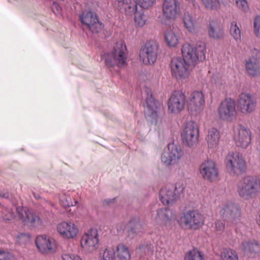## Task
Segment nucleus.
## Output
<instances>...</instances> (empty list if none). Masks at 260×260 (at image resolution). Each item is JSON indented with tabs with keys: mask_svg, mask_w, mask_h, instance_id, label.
<instances>
[{
	"mask_svg": "<svg viewBox=\"0 0 260 260\" xmlns=\"http://www.w3.org/2000/svg\"><path fill=\"white\" fill-rule=\"evenodd\" d=\"M184 260H205L204 254L198 248L193 247L185 252Z\"/></svg>",
	"mask_w": 260,
	"mask_h": 260,
	"instance_id": "nucleus-33",
	"label": "nucleus"
},
{
	"mask_svg": "<svg viewBox=\"0 0 260 260\" xmlns=\"http://www.w3.org/2000/svg\"><path fill=\"white\" fill-rule=\"evenodd\" d=\"M51 10L55 15L59 16L61 15V8L57 3L53 2Z\"/></svg>",
	"mask_w": 260,
	"mask_h": 260,
	"instance_id": "nucleus-46",
	"label": "nucleus"
},
{
	"mask_svg": "<svg viewBox=\"0 0 260 260\" xmlns=\"http://www.w3.org/2000/svg\"><path fill=\"white\" fill-rule=\"evenodd\" d=\"M16 212L19 219L25 224H29L35 228H41L43 222L40 218L36 214L32 213L26 207H18Z\"/></svg>",
	"mask_w": 260,
	"mask_h": 260,
	"instance_id": "nucleus-21",
	"label": "nucleus"
},
{
	"mask_svg": "<svg viewBox=\"0 0 260 260\" xmlns=\"http://www.w3.org/2000/svg\"><path fill=\"white\" fill-rule=\"evenodd\" d=\"M146 108L145 110V115L146 118H150L151 120L155 119L157 116V107L156 101L152 94L148 95L146 99Z\"/></svg>",
	"mask_w": 260,
	"mask_h": 260,
	"instance_id": "nucleus-27",
	"label": "nucleus"
},
{
	"mask_svg": "<svg viewBox=\"0 0 260 260\" xmlns=\"http://www.w3.org/2000/svg\"><path fill=\"white\" fill-rule=\"evenodd\" d=\"M237 187L239 196L245 200L254 198L259 193L258 181L253 176L244 177L238 182Z\"/></svg>",
	"mask_w": 260,
	"mask_h": 260,
	"instance_id": "nucleus-3",
	"label": "nucleus"
},
{
	"mask_svg": "<svg viewBox=\"0 0 260 260\" xmlns=\"http://www.w3.org/2000/svg\"><path fill=\"white\" fill-rule=\"evenodd\" d=\"M200 173L204 180L216 182L219 180V171L216 163L212 160H205L199 168Z\"/></svg>",
	"mask_w": 260,
	"mask_h": 260,
	"instance_id": "nucleus-18",
	"label": "nucleus"
},
{
	"mask_svg": "<svg viewBox=\"0 0 260 260\" xmlns=\"http://www.w3.org/2000/svg\"><path fill=\"white\" fill-rule=\"evenodd\" d=\"M116 255L119 260H131V255L128 247L123 243H119L116 246Z\"/></svg>",
	"mask_w": 260,
	"mask_h": 260,
	"instance_id": "nucleus-32",
	"label": "nucleus"
},
{
	"mask_svg": "<svg viewBox=\"0 0 260 260\" xmlns=\"http://www.w3.org/2000/svg\"><path fill=\"white\" fill-rule=\"evenodd\" d=\"M134 15V21L138 27H143L146 23L147 18L142 11H137Z\"/></svg>",
	"mask_w": 260,
	"mask_h": 260,
	"instance_id": "nucleus-40",
	"label": "nucleus"
},
{
	"mask_svg": "<svg viewBox=\"0 0 260 260\" xmlns=\"http://www.w3.org/2000/svg\"><path fill=\"white\" fill-rule=\"evenodd\" d=\"M100 254L102 260H114L115 257V250L112 247H107L101 249Z\"/></svg>",
	"mask_w": 260,
	"mask_h": 260,
	"instance_id": "nucleus-38",
	"label": "nucleus"
},
{
	"mask_svg": "<svg viewBox=\"0 0 260 260\" xmlns=\"http://www.w3.org/2000/svg\"><path fill=\"white\" fill-rule=\"evenodd\" d=\"M14 217V213L11 210H8L7 213L4 214L3 216L4 220H10L12 219Z\"/></svg>",
	"mask_w": 260,
	"mask_h": 260,
	"instance_id": "nucleus-49",
	"label": "nucleus"
},
{
	"mask_svg": "<svg viewBox=\"0 0 260 260\" xmlns=\"http://www.w3.org/2000/svg\"><path fill=\"white\" fill-rule=\"evenodd\" d=\"M258 184H259V191L260 190V178L259 179H258Z\"/></svg>",
	"mask_w": 260,
	"mask_h": 260,
	"instance_id": "nucleus-54",
	"label": "nucleus"
},
{
	"mask_svg": "<svg viewBox=\"0 0 260 260\" xmlns=\"http://www.w3.org/2000/svg\"><path fill=\"white\" fill-rule=\"evenodd\" d=\"M185 103V94L181 91L175 90L169 99L168 110L171 113L178 114L184 109Z\"/></svg>",
	"mask_w": 260,
	"mask_h": 260,
	"instance_id": "nucleus-20",
	"label": "nucleus"
},
{
	"mask_svg": "<svg viewBox=\"0 0 260 260\" xmlns=\"http://www.w3.org/2000/svg\"><path fill=\"white\" fill-rule=\"evenodd\" d=\"M237 6L241 10L246 12L248 10L246 0H235Z\"/></svg>",
	"mask_w": 260,
	"mask_h": 260,
	"instance_id": "nucleus-44",
	"label": "nucleus"
},
{
	"mask_svg": "<svg viewBox=\"0 0 260 260\" xmlns=\"http://www.w3.org/2000/svg\"><path fill=\"white\" fill-rule=\"evenodd\" d=\"M62 260H82L77 255L70 253H66L62 255Z\"/></svg>",
	"mask_w": 260,
	"mask_h": 260,
	"instance_id": "nucleus-47",
	"label": "nucleus"
},
{
	"mask_svg": "<svg viewBox=\"0 0 260 260\" xmlns=\"http://www.w3.org/2000/svg\"><path fill=\"white\" fill-rule=\"evenodd\" d=\"M205 105V96L202 91L196 90L191 93L187 106L191 115L200 114L203 110Z\"/></svg>",
	"mask_w": 260,
	"mask_h": 260,
	"instance_id": "nucleus-16",
	"label": "nucleus"
},
{
	"mask_svg": "<svg viewBox=\"0 0 260 260\" xmlns=\"http://www.w3.org/2000/svg\"><path fill=\"white\" fill-rule=\"evenodd\" d=\"M183 22L185 28L190 32H195L194 23L192 15L188 12H185L183 16Z\"/></svg>",
	"mask_w": 260,
	"mask_h": 260,
	"instance_id": "nucleus-35",
	"label": "nucleus"
},
{
	"mask_svg": "<svg viewBox=\"0 0 260 260\" xmlns=\"http://www.w3.org/2000/svg\"><path fill=\"white\" fill-rule=\"evenodd\" d=\"M235 230H236V232H237V230H238V229H237V227H236V229H235Z\"/></svg>",
	"mask_w": 260,
	"mask_h": 260,
	"instance_id": "nucleus-55",
	"label": "nucleus"
},
{
	"mask_svg": "<svg viewBox=\"0 0 260 260\" xmlns=\"http://www.w3.org/2000/svg\"><path fill=\"white\" fill-rule=\"evenodd\" d=\"M115 4L121 13L129 16H133L138 8L137 0L117 1Z\"/></svg>",
	"mask_w": 260,
	"mask_h": 260,
	"instance_id": "nucleus-25",
	"label": "nucleus"
},
{
	"mask_svg": "<svg viewBox=\"0 0 260 260\" xmlns=\"http://www.w3.org/2000/svg\"><path fill=\"white\" fill-rule=\"evenodd\" d=\"M184 189L182 182L167 184L159 191L160 200L164 205L174 204L180 198Z\"/></svg>",
	"mask_w": 260,
	"mask_h": 260,
	"instance_id": "nucleus-6",
	"label": "nucleus"
},
{
	"mask_svg": "<svg viewBox=\"0 0 260 260\" xmlns=\"http://www.w3.org/2000/svg\"><path fill=\"white\" fill-rule=\"evenodd\" d=\"M35 243L39 251L43 254H50L55 252L56 245L55 240L46 235L37 237Z\"/></svg>",
	"mask_w": 260,
	"mask_h": 260,
	"instance_id": "nucleus-23",
	"label": "nucleus"
},
{
	"mask_svg": "<svg viewBox=\"0 0 260 260\" xmlns=\"http://www.w3.org/2000/svg\"><path fill=\"white\" fill-rule=\"evenodd\" d=\"M98 231L95 228H91L82 235L80 244L84 250L88 252H93L99 246Z\"/></svg>",
	"mask_w": 260,
	"mask_h": 260,
	"instance_id": "nucleus-15",
	"label": "nucleus"
},
{
	"mask_svg": "<svg viewBox=\"0 0 260 260\" xmlns=\"http://www.w3.org/2000/svg\"><path fill=\"white\" fill-rule=\"evenodd\" d=\"M179 10L177 0H164L162 4V17L160 19L161 23L167 24L168 22L175 20Z\"/></svg>",
	"mask_w": 260,
	"mask_h": 260,
	"instance_id": "nucleus-13",
	"label": "nucleus"
},
{
	"mask_svg": "<svg viewBox=\"0 0 260 260\" xmlns=\"http://www.w3.org/2000/svg\"><path fill=\"white\" fill-rule=\"evenodd\" d=\"M257 150H258V153H259V154L260 155V141L258 142V147H257Z\"/></svg>",
	"mask_w": 260,
	"mask_h": 260,
	"instance_id": "nucleus-52",
	"label": "nucleus"
},
{
	"mask_svg": "<svg viewBox=\"0 0 260 260\" xmlns=\"http://www.w3.org/2000/svg\"><path fill=\"white\" fill-rule=\"evenodd\" d=\"M181 138L186 147L191 148L196 145L199 138V127L197 123L192 120L187 122L181 133Z\"/></svg>",
	"mask_w": 260,
	"mask_h": 260,
	"instance_id": "nucleus-7",
	"label": "nucleus"
},
{
	"mask_svg": "<svg viewBox=\"0 0 260 260\" xmlns=\"http://www.w3.org/2000/svg\"><path fill=\"white\" fill-rule=\"evenodd\" d=\"M251 56L245 63L246 70L251 76L260 75V51L255 48L251 50Z\"/></svg>",
	"mask_w": 260,
	"mask_h": 260,
	"instance_id": "nucleus-22",
	"label": "nucleus"
},
{
	"mask_svg": "<svg viewBox=\"0 0 260 260\" xmlns=\"http://www.w3.org/2000/svg\"><path fill=\"white\" fill-rule=\"evenodd\" d=\"M218 114L223 121L231 122L235 119L237 115L235 100L231 98H225L218 107Z\"/></svg>",
	"mask_w": 260,
	"mask_h": 260,
	"instance_id": "nucleus-9",
	"label": "nucleus"
},
{
	"mask_svg": "<svg viewBox=\"0 0 260 260\" xmlns=\"http://www.w3.org/2000/svg\"><path fill=\"white\" fill-rule=\"evenodd\" d=\"M241 249L245 254H256L260 252V244L254 240H247L242 241Z\"/></svg>",
	"mask_w": 260,
	"mask_h": 260,
	"instance_id": "nucleus-29",
	"label": "nucleus"
},
{
	"mask_svg": "<svg viewBox=\"0 0 260 260\" xmlns=\"http://www.w3.org/2000/svg\"><path fill=\"white\" fill-rule=\"evenodd\" d=\"M59 200L61 206L64 208L75 206L77 203V202L75 201L74 204L72 202L70 196L65 193H63L60 196Z\"/></svg>",
	"mask_w": 260,
	"mask_h": 260,
	"instance_id": "nucleus-41",
	"label": "nucleus"
},
{
	"mask_svg": "<svg viewBox=\"0 0 260 260\" xmlns=\"http://www.w3.org/2000/svg\"><path fill=\"white\" fill-rule=\"evenodd\" d=\"M224 161L227 172L231 176H238L243 174L246 170V161L239 152H229Z\"/></svg>",
	"mask_w": 260,
	"mask_h": 260,
	"instance_id": "nucleus-5",
	"label": "nucleus"
},
{
	"mask_svg": "<svg viewBox=\"0 0 260 260\" xmlns=\"http://www.w3.org/2000/svg\"><path fill=\"white\" fill-rule=\"evenodd\" d=\"M208 34L210 38L216 40L222 39L224 36L221 26L216 21H212L210 23Z\"/></svg>",
	"mask_w": 260,
	"mask_h": 260,
	"instance_id": "nucleus-31",
	"label": "nucleus"
},
{
	"mask_svg": "<svg viewBox=\"0 0 260 260\" xmlns=\"http://www.w3.org/2000/svg\"><path fill=\"white\" fill-rule=\"evenodd\" d=\"M215 229L218 232H223L225 228V222L220 219L215 222Z\"/></svg>",
	"mask_w": 260,
	"mask_h": 260,
	"instance_id": "nucleus-48",
	"label": "nucleus"
},
{
	"mask_svg": "<svg viewBox=\"0 0 260 260\" xmlns=\"http://www.w3.org/2000/svg\"><path fill=\"white\" fill-rule=\"evenodd\" d=\"M230 34L236 42L241 41V30L235 21H232L231 23Z\"/></svg>",
	"mask_w": 260,
	"mask_h": 260,
	"instance_id": "nucleus-39",
	"label": "nucleus"
},
{
	"mask_svg": "<svg viewBox=\"0 0 260 260\" xmlns=\"http://www.w3.org/2000/svg\"><path fill=\"white\" fill-rule=\"evenodd\" d=\"M173 77L177 80L185 79L189 75V64L181 57H173L170 63Z\"/></svg>",
	"mask_w": 260,
	"mask_h": 260,
	"instance_id": "nucleus-10",
	"label": "nucleus"
},
{
	"mask_svg": "<svg viewBox=\"0 0 260 260\" xmlns=\"http://www.w3.org/2000/svg\"><path fill=\"white\" fill-rule=\"evenodd\" d=\"M136 252L140 256H150L153 254V246L151 244H143L136 248Z\"/></svg>",
	"mask_w": 260,
	"mask_h": 260,
	"instance_id": "nucleus-37",
	"label": "nucleus"
},
{
	"mask_svg": "<svg viewBox=\"0 0 260 260\" xmlns=\"http://www.w3.org/2000/svg\"><path fill=\"white\" fill-rule=\"evenodd\" d=\"M79 17L81 23L86 25L92 33H99L104 27L103 23L99 20L96 14L91 11L83 12Z\"/></svg>",
	"mask_w": 260,
	"mask_h": 260,
	"instance_id": "nucleus-19",
	"label": "nucleus"
},
{
	"mask_svg": "<svg viewBox=\"0 0 260 260\" xmlns=\"http://www.w3.org/2000/svg\"><path fill=\"white\" fill-rule=\"evenodd\" d=\"M56 229L62 238L68 239L74 238L78 233L77 226L72 222H61L57 224Z\"/></svg>",
	"mask_w": 260,
	"mask_h": 260,
	"instance_id": "nucleus-24",
	"label": "nucleus"
},
{
	"mask_svg": "<svg viewBox=\"0 0 260 260\" xmlns=\"http://www.w3.org/2000/svg\"><path fill=\"white\" fill-rule=\"evenodd\" d=\"M184 155V151L181 146L170 143L167 150H164L161 156V162L166 166L177 163Z\"/></svg>",
	"mask_w": 260,
	"mask_h": 260,
	"instance_id": "nucleus-14",
	"label": "nucleus"
},
{
	"mask_svg": "<svg viewBox=\"0 0 260 260\" xmlns=\"http://www.w3.org/2000/svg\"><path fill=\"white\" fill-rule=\"evenodd\" d=\"M220 138V132L217 128H210L205 137L208 147L210 149L216 148L218 146Z\"/></svg>",
	"mask_w": 260,
	"mask_h": 260,
	"instance_id": "nucleus-28",
	"label": "nucleus"
},
{
	"mask_svg": "<svg viewBox=\"0 0 260 260\" xmlns=\"http://www.w3.org/2000/svg\"><path fill=\"white\" fill-rule=\"evenodd\" d=\"M220 260H239L237 252L231 248L224 249L220 255Z\"/></svg>",
	"mask_w": 260,
	"mask_h": 260,
	"instance_id": "nucleus-36",
	"label": "nucleus"
},
{
	"mask_svg": "<svg viewBox=\"0 0 260 260\" xmlns=\"http://www.w3.org/2000/svg\"><path fill=\"white\" fill-rule=\"evenodd\" d=\"M165 39L168 46L170 47H175L178 44V36L172 30L166 31Z\"/></svg>",
	"mask_w": 260,
	"mask_h": 260,
	"instance_id": "nucleus-34",
	"label": "nucleus"
},
{
	"mask_svg": "<svg viewBox=\"0 0 260 260\" xmlns=\"http://www.w3.org/2000/svg\"><path fill=\"white\" fill-rule=\"evenodd\" d=\"M138 4L143 9H148L153 7L156 0H137Z\"/></svg>",
	"mask_w": 260,
	"mask_h": 260,
	"instance_id": "nucleus-43",
	"label": "nucleus"
},
{
	"mask_svg": "<svg viewBox=\"0 0 260 260\" xmlns=\"http://www.w3.org/2000/svg\"><path fill=\"white\" fill-rule=\"evenodd\" d=\"M174 218V213L167 207L159 209L157 211L156 219L166 225H170Z\"/></svg>",
	"mask_w": 260,
	"mask_h": 260,
	"instance_id": "nucleus-30",
	"label": "nucleus"
},
{
	"mask_svg": "<svg viewBox=\"0 0 260 260\" xmlns=\"http://www.w3.org/2000/svg\"><path fill=\"white\" fill-rule=\"evenodd\" d=\"M257 223L258 225H259V226L260 227V215L259 216V219L257 221Z\"/></svg>",
	"mask_w": 260,
	"mask_h": 260,
	"instance_id": "nucleus-53",
	"label": "nucleus"
},
{
	"mask_svg": "<svg viewBox=\"0 0 260 260\" xmlns=\"http://www.w3.org/2000/svg\"><path fill=\"white\" fill-rule=\"evenodd\" d=\"M257 101L255 96L250 93L242 92L238 96L237 106L239 111L244 115L253 112L256 107Z\"/></svg>",
	"mask_w": 260,
	"mask_h": 260,
	"instance_id": "nucleus-11",
	"label": "nucleus"
},
{
	"mask_svg": "<svg viewBox=\"0 0 260 260\" xmlns=\"http://www.w3.org/2000/svg\"><path fill=\"white\" fill-rule=\"evenodd\" d=\"M182 59L189 64L195 65L198 61L203 62L206 59V46L203 42H198L196 46L185 43L181 48Z\"/></svg>",
	"mask_w": 260,
	"mask_h": 260,
	"instance_id": "nucleus-2",
	"label": "nucleus"
},
{
	"mask_svg": "<svg viewBox=\"0 0 260 260\" xmlns=\"http://www.w3.org/2000/svg\"><path fill=\"white\" fill-rule=\"evenodd\" d=\"M201 1L206 9L217 10L219 7L220 3L218 0H201Z\"/></svg>",
	"mask_w": 260,
	"mask_h": 260,
	"instance_id": "nucleus-42",
	"label": "nucleus"
},
{
	"mask_svg": "<svg viewBox=\"0 0 260 260\" xmlns=\"http://www.w3.org/2000/svg\"><path fill=\"white\" fill-rule=\"evenodd\" d=\"M126 228L125 225L124 223H121L117 225V229L118 232L123 231Z\"/></svg>",
	"mask_w": 260,
	"mask_h": 260,
	"instance_id": "nucleus-50",
	"label": "nucleus"
},
{
	"mask_svg": "<svg viewBox=\"0 0 260 260\" xmlns=\"http://www.w3.org/2000/svg\"><path fill=\"white\" fill-rule=\"evenodd\" d=\"M251 134L249 129L241 124L234 126L233 139L237 146L246 148L251 142Z\"/></svg>",
	"mask_w": 260,
	"mask_h": 260,
	"instance_id": "nucleus-17",
	"label": "nucleus"
},
{
	"mask_svg": "<svg viewBox=\"0 0 260 260\" xmlns=\"http://www.w3.org/2000/svg\"><path fill=\"white\" fill-rule=\"evenodd\" d=\"M127 52L126 46L121 42L116 43L112 52H107L101 56L105 66L110 69L116 66L122 68L127 64Z\"/></svg>",
	"mask_w": 260,
	"mask_h": 260,
	"instance_id": "nucleus-1",
	"label": "nucleus"
},
{
	"mask_svg": "<svg viewBox=\"0 0 260 260\" xmlns=\"http://www.w3.org/2000/svg\"><path fill=\"white\" fill-rule=\"evenodd\" d=\"M254 31L255 35L260 38V16H256L254 19Z\"/></svg>",
	"mask_w": 260,
	"mask_h": 260,
	"instance_id": "nucleus-45",
	"label": "nucleus"
},
{
	"mask_svg": "<svg viewBox=\"0 0 260 260\" xmlns=\"http://www.w3.org/2000/svg\"><path fill=\"white\" fill-rule=\"evenodd\" d=\"M4 255V258H5V255H7V257H10L12 256V255L10 253H6L4 251L0 250V255ZM0 259H1V258H0Z\"/></svg>",
	"mask_w": 260,
	"mask_h": 260,
	"instance_id": "nucleus-51",
	"label": "nucleus"
},
{
	"mask_svg": "<svg viewBox=\"0 0 260 260\" xmlns=\"http://www.w3.org/2000/svg\"><path fill=\"white\" fill-rule=\"evenodd\" d=\"M177 222L181 227L196 231L204 224L205 219L198 210L191 209L181 213Z\"/></svg>",
	"mask_w": 260,
	"mask_h": 260,
	"instance_id": "nucleus-4",
	"label": "nucleus"
},
{
	"mask_svg": "<svg viewBox=\"0 0 260 260\" xmlns=\"http://www.w3.org/2000/svg\"><path fill=\"white\" fill-rule=\"evenodd\" d=\"M158 50V46L155 42H146L140 50V60L146 65L153 64L157 58Z\"/></svg>",
	"mask_w": 260,
	"mask_h": 260,
	"instance_id": "nucleus-12",
	"label": "nucleus"
},
{
	"mask_svg": "<svg viewBox=\"0 0 260 260\" xmlns=\"http://www.w3.org/2000/svg\"><path fill=\"white\" fill-rule=\"evenodd\" d=\"M220 217L225 220L230 221L233 224L243 223L240 221L241 211L239 206L232 202L223 204L219 211Z\"/></svg>",
	"mask_w": 260,
	"mask_h": 260,
	"instance_id": "nucleus-8",
	"label": "nucleus"
},
{
	"mask_svg": "<svg viewBox=\"0 0 260 260\" xmlns=\"http://www.w3.org/2000/svg\"><path fill=\"white\" fill-rule=\"evenodd\" d=\"M144 232V228L139 217H133L127 224V237L130 239L136 238Z\"/></svg>",
	"mask_w": 260,
	"mask_h": 260,
	"instance_id": "nucleus-26",
	"label": "nucleus"
}]
</instances>
